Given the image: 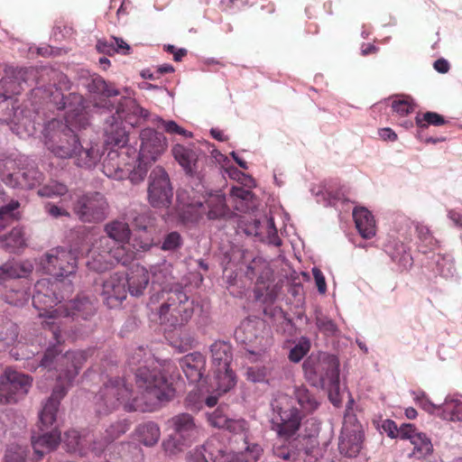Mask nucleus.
Masks as SVG:
<instances>
[{"label":"nucleus","instance_id":"f257e3e1","mask_svg":"<svg viewBox=\"0 0 462 462\" xmlns=\"http://www.w3.org/2000/svg\"><path fill=\"white\" fill-rule=\"evenodd\" d=\"M135 379L142 391V398L132 397V390L124 379L111 378L104 383L95 396L96 411L99 415H107L123 405L126 411L144 412L175 396L172 383L158 368L141 366L136 370Z\"/></svg>","mask_w":462,"mask_h":462},{"label":"nucleus","instance_id":"f03ea898","mask_svg":"<svg viewBox=\"0 0 462 462\" xmlns=\"http://www.w3.org/2000/svg\"><path fill=\"white\" fill-rule=\"evenodd\" d=\"M67 392L66 385L62 383L55 385L40 412L37 425L40 432H33L31 437L32 446L39 457L56 450L62 440L60 430L56 426H52L57 420L60 401L65 397Z\"/></svg>","mask_w":462,"mask_h":462},{"label":"nucleus","instance_id":"7ed1b4c3","mask_svg":"<svg viewBox=\"0 0 462 462\" xmlns=\"http://www.w3.org/2000/svg\"><path fill=\"white\" fill-rule=\"evenodd\" d=\"M305 376L315 387L329 385V398L333 403L337 400L334 395L339 393V362L337 356L322 354L319 356H310L303 363Z\"/></svg>","mask_w":462,"mask_h":462},{"label":"nucleus","instance_id":"20e7f679","mask_svg":"<svg viewBox=\"0 0 462 462\" xmlns=\"http://www.w3.org/2000/svg\"><path fill=\"white\" fill-rule=\"evenodd\" d=\"M140 150L138 163L130 171L128 178L134 184L143 181L147 175L149 168L168 147L167 139L162 133L152 128L143 129L140 133Z\"/></svg>","mask_w":462,"mask_h":462},{"label":"nucleus","instance_id":"39448f33","mask_svg":"<svg viewBox=\"0 0 462 462\" xmlns=\"http://www.w3.org/2000/svg\"><path fill=\"white\" fill-rule=\"evenodd\" d=\"M164 300L159 310L160 319L171 327L185 325L193 316L194 302L184 292L182 287L176 285L169 291H162Z\"/></svg>","mask_w":462,"mask_h":462},{"label":"nucleus","instance_id":"423d86ee","mask_svg":"<svg viewBox=\"0 0 462 462\" xmlns=\"http://www.w3.org/2000/svg\"><path fill=\"white\" fill-rule=\"evenodd\" d=\"M44 143L47 149L61 159L72 158L79 149V136L69 125L53 119L44 128Z\"/></svg>","mask_w":462,"mask_h":462},{"label":"nucleus","instance_id":"0eeeda50","mask_svg":"<svg viewBox=\"0 0 462 462\" xmlns=\"http://www.w3.org/2000/svg\"><path fill=\"white\" fill-rule=\"evenodd\" d=\"M171 433L162 442L163 450L175 455L189 447L199 435V426L194 417L187 412L179 413L168 420Z\"/></svg>","mask_w":462,"mask_h":462},{"label":"nucleus","instance_id":"6e6552de","mask_svg":"<svg viewBox=\"0 0 462 462\" xmlns=\"http://www.w3.org/2000/svg\"><path fill=\"white\" fill-rule=\"evenodd\" d=\"M265 329L266 326L263 320L246 319L236 329L235 337L245 346L249 354L261 356L272 345V338Z\"/></svg>","mask_w":462,"mask_h":462},{"label":"nucleus","instance_id":"1a4fd4ad","mask_svg":"<svg viewBox=\"0 0 462 462\" xmlns=\"http://www.w3.org/2000/svg\"><path fill=\"white\" fill-rule=\"evenodd\" d=\"M73 213L83 223L103 222L109 214V204L104 194L92 191L79 197L73 203Z\"/></svg>","mask_w":462,"mask_h":462},{"label":"nucleus","instance_id":"9d476101","mask_svg":"<svg viewBox=\"0 0 462 462\" xmlns=\"http://www.w3.org/2000/svg\"><path fill=\"white\" fill-rule=\"evenodd\" d=\"M147 200L153 208L169 209L172 204L173 187L164 168L155 166L147 180Z\"/></svg>","mask_w":462,"mask_h":462},{"label":"nucleus","instance_id":"9b49d317","mask_svg":"<svg viewBox=\"0 0 462 462\" xmlns=\"http://www.w3.org/2000/svg\"><path fill=\"white\" fill-rule=\"evenodd\" d=\"M174 159L183 169L189 183L194 186L193 189L198 192H202L205 188V167L204 160L199 153L189 147L181 144H176L171 150Z\"/></svg>","mask_w":462,"mask_h":462},{"label":"nucleus","instance_id":"f8f14e48","mask_svg":"<svg viewBox=\"0 0 462 462\" xmlns=\"http://www.w3.org/2000/svg\"><path fill=\"white\" fill-rule=\"evenodd\" d=\"M32 383L31 376L6 369L0 376V402L16 403L28 393Z\"/></svg>","mask_w":462,"mask_h":462},{"label":"nucleus","instance_id":"ddd939ff","mask_svg":"<svg viewBox=\"0 0 462 462\" xmlns=\"http://www.w3.org/2000/svg\"><path fill=\"white\" fill-rule=\"evenodd\" d=\"M77 259L75 251L58 247L47 253L41 264L46 273L56 278H64L75 273L78 267Z\"/></svg>","mask_w":462,"mask_h":462},{"label":"nucleus","instance_id":"4468645a","mask_svg":"<svg viewBox=\"0 0 462 462\" xmlns=\"http://www.w3.org/2000/svg\"><path fill=\"white\" fill-rule=\"evenodd\" d=\"M23 112L17 98L0 96V123L9 125L17 135L27 132V124L30 123Z\"/></svg>","mask_w":462,"mask_h":462},{"label":"nucleus","instance_id":"2eb2a0df","mask_svg":"<svg viewBox=\"0 0 462 462\" xmlns=\"http://www.w3.org/2000/svg\"><path fill=\"white\" fill-rule=\"evenodd\" d=\"M284 401L285 402H276V404H273V411L280 417L277 432L279 436L288 439L299 430L303 414L298 408L291 405L287 399Z\"/></svg>","mask_w":462,"mask_h":462},{"label":"nucleus","instance_id":"dca6fc26","mask_svg":"<svg viewBox=\"0 0 462 462\" xmlns=\"http://www.w3.org/2000/svg\"><path fill=\"white\" fill-rule=\"evenodd\" d=\"M96 311L94 302L86 295H78L54 310L57 316L68 318L73 321L89 320Z\"/></svg>","mask_w":462,"mask_h":462},{"label":"nucleus","instance_id":"f3484780","mask_svg":"<svg viewBox=\"0 0 462 462\" xmlns=\"http://www.w3.org/2000/svg\"><path fill=\"white\" fill-rule=\"evenodd\" d=\"M127 280L124 273H115L103 282L101 296L104 303L109 309H116L121 306L126 299Z\"/></svg>","mask_w":462,"mask_h":462},{"label":"nucleus","instance_id":"a211bd4d","mask_svg":"<svg viewBox=\"0 0 462 462\" xmlns=\"http://www.w3.org/2000/svg\"><path fill=\"white\" fill-rule=\"evenodd\" d=\"M364 432L361 425H345L339 438L338 448L348 457H356L362 449Z\"/></svg>","mask_w":462,"mask_h":462},{"label":"nucleus","instance_id":"6ab92c4d","mask_svg":"<svg viewBox=\"0 0 462 462\" xmlns=\"http://www.w3.org/2000/svg\"><path fill=\"white\" fill-rule=\"evenodd\" d=\"M77 81L79 86L88 89V91L92 94L106 97L117 96L119 94V91L110 88L101 76L96 73L91 74L86 69H79L77 72Z\"/></svg>","mask_w":462,"mask_h":462},{"label":"nucleus","instance_id":"aec40b11","mask_svg":"<svg viewBox=\"0 0 462 462\" xmlns=\"http://www.w3.org/2000/svg\"><path fill=\"white\" fill-rule=\"evenodd\" d=\"M121 119H124L132 126L138 125L142 120H145L149 112L140 106L135 99L124 97L118 103L116 110Z\"/></svg>","mask_w":462,"mask_h":462},{"label":"nucleus","instance_id":"412c9836","mask_svg":"<svg viewBox=\"0 0 462 462\" xmlns=\"http://www.w3.org/2000/svg\"><path fill=\"white\" fill-rule=\"evenodd\" d=\"M179 365L188 381L190 383H197L203 377L206 359L199 352H194L180 358Z\"/></svg>","mask_w":462,"mask_h":462},{"label":"nucleus","instance_id":"4be33fe9","mask_svg":"<svg viewBox=\"0 0 462 462\" xmlns=\"http://www.w3.org/2000/svg\"><path fill=\"white\" fill-rule=\"evenodd\" d=\"M188 196L186 192H179L177 195V205L171 208L178 215L181 222L189 223L198 219L199 209L203 207L201 200H187Z\"/></svg>","mask_w":462,"mask_h":462},{"label":"nucleus","instance_id":"5701e85b","mask_svg":"<svg viewBox=\"0 0 462 462\" xmlns=\"http://www.w3.org/2000/svg\"><path fill=\"white\" fill-rule=\"evenodd\" d=\"M208 208V219H231L236 217L226 204V196L220 191L209 193L205 200Z\"/></svg>","mask_w":462,"mask_h":462},{"label":"nucleus","instance_id":"b1692460","mask_svg":"<svg viewBox=\"0 0 462 462\" xmlns=\"http://www.w3.org/2000/svg\"><path fill=\"white\" fill-rule=\"evenodd\" d=\"M125 277L127 280V291L132 296L139 297L143 294L150 281L149 273L144 267L137 265L125 273Z\"/></svg>","mask_w":462,"mask_h":462},{"label":"nucleus","instance_id":"393cba45","mask_svg":"<svg viewBox=\"0 0 462 462\" xmlns=\"http://www.w3.org/2000/svg\"><path fill=\"white\" fill-rule=\"evenodd\" d=\"M62 375L70 383L79 374V370L88 359V352L86 351H68L63 356Z\"/></svg>","mask_w":462,"mask_h":462},{"label":"nucleus","instance_id":"a878e982","mask_svg":"<svg viewBox=\"0 0 462 462\" xmlns=\"http://www.w3.org/2000/svg\"><path fill=\"white\" fill-rule=\"evenodd\" d=\"M128 134L122 126V122H118L114 116L112 121H107L105 128V143L111 150L114 148H123L128 143Z\"/></svg>","mask_w":462,"mask_h":462},{"label":"nucleus","instance_id":"bb28decb","mask_svg":"<svg viewBox=\"0 0 462 462\" xmlns=\"http://www.w3.org/2000/svg\"><path fill=\"white\" fill-rule=\"evenodd\" d=\"M424 409L430 413H433L436 409L441 410L439 416L443 420L451 421H462V402L458 400H446L441 405H436L431 402L424 404Z\"/></svg>","mask_w":462,"mask_h":462},{"label":"nucleus","instance_id":"cd10ccee","mask_svg":"<svg viewBox=\"0 0 462 462\" xmlns=\"http://www.w3.org/2000/svg\"><path fill=\"white\" fill-rule=\"evenodd\" d=\"M353 217L362 237L369 239L375 235V222L368 209L365 208H356L353 210Z\"/></svg>","mask_w":462,"mask_h":462},{"label":"nucleus","instance_id":"c85d7f7f","mask_svg":"<svg viewBox=\"0 0 462 462\" xmlns=\"http://www.w3.org/2000/svg\"><path fill=\"white\" fill-rule=\"evenodd\" d=\"M32 269V264L29 262H7L0 266V284L9 279L26 277Z\"/></svg>","mask_w":462,"mask_h":462},{"label":"nucleus","instance_id":"c756f323","mask_svg":"<svg viewBox=\"0 0 462 462\" xmlns=\"http://www.w3.org/2000/svg\"><path fill=\"white\" fill-rule=\"evenodd\" d=\"M76 159L77 166L86 169L94 168L101 159L100 149L97 144H90L84 147L79 143V149H77L76 154L73 156Z\"/></svg>","mask_w":462,"mask_h":462},{"label":"nucleus","instance_id":"7c9ffc66","mask_svg":"<svg viewBox=\"0 0 462 462\" xmlns=\"http://www.w3.org/2000/svg\"><path fill=\"white\" fill-rule=\"evenodd\" d=\"M137 439L146 447H152L160 439L161 430L159 425L154 421H145L135 429Z\"/></svg>","mask_w":462,"mask_h":462},{"label":"nucleus","instance_id":"2f4dec72","mask_svg":"<svg viewBox=\"0 0 462 462\" xmlns=\"http://www.w3.org/2000/svg\"><path fill=\"white\" fill-rule=\"evenodd\" d=\"M104 230L106 236L116 244H123L130 239L131 230L129 224L126 222L111 221L105 226Z\"/></svg>","mask_w":462,"mask_h":462},{"label":"nucleus","instance_id":"473e14b6","mask_svg":"<svg viewBox=\"0 0 462 462\" xmlns=\"http://www.w3.org/2000/svg\"><path fill=\"white\" fill-rule=\"evenodd\" d=\"M211 356L215 365L221 368L230 365L232 360L231 346L225 341H216L210 346Z\"/></svg>","mask_w":462,"mask_h":462},{"label":"nucleus","instance_id":"72a5a7b5","mask_svg":"<svg viewBox=\"0 0 462 462\" xmlns=\"http://www.w3.org/2000/svg\"><path fill=\"white\" fill-rule=\"evenodd\" d=\"M92 250H97V253L110 254L116 263H120L125 254L122 245H118L107 236H101L94 245Z\"/></svg>","mask_w":462,"mask_h":462},{"label":"nucleus","instance_id":"f704fd0d","mask_svg":"<svg viewBox=\"0 0 462 462\" xmlns=\"http://www.w3.org/2000/svg\"><path fill=\"white\" fill-rule=\"evenodd\" d=\"M0 241L11 252L26 246L25 234L22 227H14L8 234L1 236Z\"/></svg>","mask_w":462,"mask_h":462},{"label":"nucleus","instance_id":"c9c22d12","mask_svg":"<svg viewBox=\"0 0 462 462\" xmlns=\"http://www.w3.org/2000/svg\"><path fill=\"white\" fill-rule=\"evenodd\" d=\"M58 346H53L46 349L42 360L41 366L48 369H55L60 371V378L62 376L64 354Z\"/></svg>","mask_w":462,"mask_h":462},{"label":"nucleus","instance_id":"e433bc0d","mask_svg":"<svg viewBox=\"0 0 462 462\" xmlns=\"http://www.w3.org/2000/svg\"><path fill=\"white\" fill-rule=\"evenodd\" d=\"M116 263L110 254L97 253V250L89 251V259L87 262L88 269L97 273H103Z\"/></svg>","mask_w":462,"mask_h":462},{"label":"nucleus","instance_id":"4c0bfd02","mask_svg":"<svg viewBox=\"0 0 462 462\" xmlns=\"http://www.w3.org/2000/svg\"><path fill=\"white\" fill-rule=\"evenodd\" d=\"M217 389L219 393H225L232 389L236 383V375L233 371L228 367H218L217 370Z\"/></svg>","mask_w":462,"mask_h":462},{"label":"nucleus","instance_id":"58836bf2","mask_svg":"<svg viewBox=\"0 0 462 462\" xmlns=\"http://www.w3.org/2000/svg\"><path fill=\"white\" fill-rule=\"evenodd\" d=\"M295 396L299 404L307 412H312L319 404L315 394L304 386L296 389Z\"/></svg>","mask_w":462,"mask_h":462},{"label":"nucleus","instance_id":"ea45409f","mask_svg":"<svg viewBox=\"0 0 462 462\" xmlns=\"http://www.w3.org/2000/svg\"><path fill=\"white\" fill-rule=\"evenodd\" d=\"M119 154L116 150H110L103 161V171L109 178H122L121 168L118 161Z\"/></svg>","mask_w":462,"mask_h":462},{"label":"nucleus","instance_id":"a19ab883","mask_svg":"<svg viewBox=\"0 0 462 462\" xmlns=\"http://www.w3.org/2000/svg\"><path fill=\"white\" fill-rule=\"evenodd\" d=\"M411 443L414 446L412 455L421 458L430 455L433 451V446L430 439L425 434L419 433L412 437Z\"/></svg>","mask_w":462,"mask_h":462},{"label":"nucleus","instance_id":"79ce46f5","mask_svg":"<svg viewBox=\"0 0 462 462\" xmlns=\"http://www.w3.org/2000/svg\"><path fill=\"white\" fill-rule=\"evenodd\" d=\"M12 79L21 87V91L31 88L35 79V70L28 69H15L9 72Z\"/></svg>","mask_w":462,"mask_h":462},{"label":"nucleus","instance_id":"37998d69","mask_svg":"<svg viewBox=\"0 0 462 462\" xmlns=\"http://www.w3.org/2000/svg\"><path fill=\"white\" fill-rule=\"evenodd\" d=\"M315 315V323L320 332L328 337H332L337 334L338 329L334 320L324 315L319 310H316Z\"/></svg>","mask_w":462,"mask_h":462},{"label":"nucleus","instance_id":"c03bdc74","mask_svg":"<svg viewBox=\"0 0 462 462\" xmlns=\"http://www.w3.org/2000/svg\"><path fill=\"white\" fill-rule=\"evenodd\" d=\"M17 337L18 328L16 324L10 319H3V324L0 325V340L10 345L14 343Z\"/></svg>","mask_w":462,"mask_h":462},{"label":"nucleus","instance_id":"a18cd8bd","mask_svg":"<svg viewBox=\"0 0 462 462\" xmlns=\"http://www.w3.org/2000/svg\"><path fill=\"white\" fill-rule=\"evenodd\" d=\"M37 171L33 170L19 171L10 176L14 177L17 185L23 189H32L37 182Z\"/></svg>","mask_w":462,"mask_h":462},{"label":"nucleus","instance_id":"49530a36","mask_svg":"<svg viewBox=\"0 0 462 462\" xmlns=\"http://www.w3.org/2000/svg\"><path fill=\"white\" fill-rule=\"evenodd\" d=\"M131 422L127 419L116 420L112 423L105 431L108 440L113 442L130 429Z\"/></svg>","mask_w":462,"mask_h":462},{"label":"nucleus","instance_id":"de8ad7c7","mask_svg":"<svg viewBox=\"0 0 462 462\" xmlns=\"http://www.w3.org/2000/svg\"><path fill=\"white\" fill-rule=\"evenodd\" d=\"M263 448L258 444L247 446L245 451L239 455H235V462H256L262 455Z\"/></svg>","mask_w":462,"mask_h":462},{"label":"nucleus","instance_id":"09e8293b","mask_svg":"<svg viewBox=\"0 0 462 462\" xmlns=\"http://www.w3.org/2000/svg\"><path fill=\"white\" fill-rule=\"evenodd\" d=\"M21 92V87L15 83L9 73L0 79V96L14 97Z\"/></svg>","mask_w":462,"mask_h":462},{"label":"nucleus","instance_id":"8fccbe9b","mask_svg":"<svg viewBox=\"0 0 462 462\" xmlns=\"http://www.w3.org/2000/svg\"><path fill=\"white\" fill-rule=\"evenodd\" d=\"M68 192V188L63 183L57 181L51 182L38 189V195L41 197H61Z\"/></svg>","mask_w":462,"mask_h":462},{"label":"nucleus","instance_id":"3c124183","mask_svg":"<svg viewBox=\"0 0 462 462\" xmlns=\"http://www.w3.org/2000/svg\"><path fill=\"white\" fill-rule=\"evenodd\" d=\"M127 219L134 228L141 231H147L152 226L151 218L145 214L131 211L127 214Z\"/></svg>","mask_w":462,"mask_h":462},{"label":"nucleus","instance_id":"603ef678","mask_svg":"<svg viewBox=\"0 0 462 462\" xmlns=\"http://www.w3.org/2000/svg\"><path fill=\"white\" fill-rule=\"evenodd\" d=\"M445 123V118L435 112H426L422 118L416 116V125L420 128H427L429 125H442Z\"/></svg>","mask_w":462,"mask_h":462},{"label":"nucleus","instance_id":"864d4df0","mask_svg":"<svg viewBox=\"0 0 462 462\" xmlns=\"http://www.w3.org/2000/svg\"><path fill=\"white\" fill-rule=\"evenodd\" d=\"M49 92H50V100L51 103H53L55 105L57 109H59V110L65 109L69 105V100L71 96L70 94L68 97L64 96V94L61 92V89L56 88L55 86H52L49 89Z\"/></svg>","mask_w":462,"mask_h":462},{"label":"nucleus","instance_id":"5fc2aeb1","mask_svg":"<svg viewBox=\"0 0 462 462\" xmlns=\"http://www.w3.org/2000/svg\"><path fill=\"white\" fill-rule=\"evenodd\" d=\"M310 340L302 337V340L291 349L289 359L293 363L300 362L310 350Z\"/></svg>","mask_w":462,"mask_h":462},{"label":"nucleus","instance_id":"6e6d98bb","mask_svg":"<svg viewBox=\"0 0 462 462\" xmlns=\"http://www.w3.org/2000/svg\"><path fill=\"white\" fill-rule=\"evenodd\" d=\"M181 245V236L177 231H172L164 236L161 249L163 251H175L180 248Z\"/></svg>","mask_w":462,"mask_h":462},{"label":"nucleus","instance_id":"4d7b16f0","mask_svg":"<svg viewBox=\"0 0 462 462\" xmlns=\"http://www.w3.org/2000/svg\"><path fill=\"white\" fill-rule=\"evenodd\" d=\"M20 206L18 201H11L7 205L0 208V232L3 231L10 219H13L14 211Z\"/></svg>","mask_w":462,"mask_h":462},{"label":"nucleus","instance_id":"13d9d810","mask_svg":"<svg viewBox=\"0 0 462 462\" xmlns=\"http://www.w3.org/2000/svg\"><path fill=\"white\" fill-rule=\"evenodd\" d=\"M20 206L18 201H11L7 205L0 208V232L3 231L10 219H13L14 211Z\"/></svg>","mask_w":462,"mask_h":462},{"label":"nucleus","instance_id":"bf43d9fd","mask_svg":"<svg viewBox=\"0 0 462 462\" xmlns=\"http://www.w3.org/2000/svg\"><path fill=\"white\" fill-rule=\"evenodd\" d=\"M20 206L18 201H11L7 205L0 208V232L3 231L10 219H13L14 211Z\"/></svg>","mask_w":462,"mask_h":462},{"label":"nucleus","instance_id":"052dcab7","mask_svg":"<svg viewBox=\"0 0 462 462\" xmlns=\"http://www.w3.org/2000/svg\"><path fill=\"white\" fill-rule=\"evenodd\" d=\"M224 410V407L219 406L213 412L208 413V420L213 427L222 429L227 422L228 418Z\"/></svg>","mask_w":462,"mask_h":462},{"label":"nucleus","instance_id":"680f3d73","mask_svg":"<svg viewBox=\"0 0 462 462\" xmlns=\"http://www.w3.org/2000/svg\"><path fill=\"white\" fill-rule=\"evenodd\" d=\"M63 441L69 452H76L80 446L79 433L75 430H68L65 433Z\"/></svg>","mask_w":462,"mask_h":462},{"label":"nucleus","instance_id":"e2e57ef3","mask_svg":"<svg viewBox=\"0 0 462 462\" xmlns=\"http://www.w3.org/2000/svg\"><path fill=\"white\" fill-rule=\"evenodd\" d=\"M112 443L108 440L106 434L103 436L95 437L89 443V449L97 456H100L106 448Z\"/></svg>","mask_w":462,"mask_h":462},{"label":"nucleus","instance_id":"0e129e2a","mask_svg":"<svg viewBox=\"0 0 462 462\" xmlns=\"http://www.w3.org/2000/svg\"><path fill=\"white\" fill-rule=\"evenodd\" d=\"M97 51L100 53H104L106 55H113L117 52V49H116L115 42L113 41V37L108 42L106 40H98L96 45Z\"/></svg>","mask_w":462,"mask_h":462},{"label":"nucleus","instance_id":"69168bd1","mask_svg":"<svg viewBox=\"0 0 462 462\" xmlns=\"http://www.w3.org/2000/svg\"><path fill=\"white\" fill-rule=\"evenodd\" d=\"M164 129L167 133L170 134H179L185 137H192L193 134L191 132L185 130L184 128L178 125L174 121H162Z\"/></svg>","mask_w":462,"mask_h":462},{"label":"nucleus","instance_id":"338daca9","mask_svg":"<svg viewBox=\"0 0 462 462\" xmlns=\"http://www.w3.org/2000/svg\"><path fill=\"white\" fill-rule=\"evenodd\" d=\"M392 107L400 115L404 116L413 111L414 105L411 104L408 100H396L393 102Z\"/></svg>","mask_w":462,"mask_h":462},{"label":"nucleus","instance_id":"774afa93","mask_svg":"<svg viewBox=\"0 0 462 462\" xmlns=\"http://www.w3.org/2000/svg\"><path fill=\"white\" fill-rule=\"evenodd\" d=\"M24 451L18 448L15 449H9L5 454V462H25Z\"/></svg>","mask_w":462,"mask_h":462}]
</instances>
